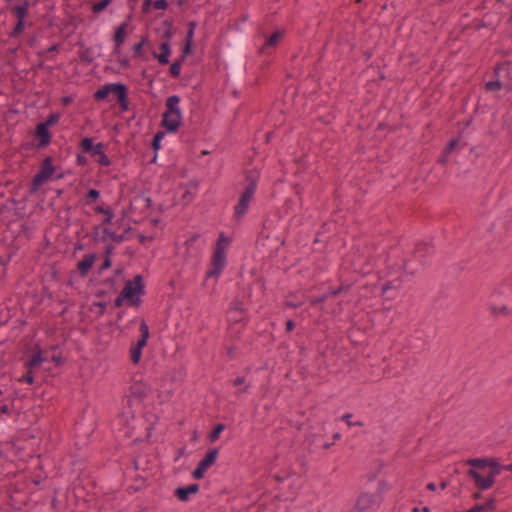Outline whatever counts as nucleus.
I'll list each match as a JSON object with an SVG mask.
<instances>
[{"mask_svg":"<svg viewBox=\"0 0 512 512\" xmlns=\"http://www.w3.org/2000/svg\"><path fill=\"white\" fill-rule=\"evenodd\" d=\"M498 474H493V472H489V474L487 475V477H485V482L483 483V486H484V490L486 489H489L491 488L494 483H495V477L497 476Z\"/></svg>","mask_w":512,"mask_h":512,"instance_id":"38","label":"nucleus"},{"mask_svg":"<svg viewBox=\"0 0 512 512\" xmlns=\"http://www.w3.org/2000/svg\"><path fill=\"white\" fill-rule=\"evenodd\" d=\"M76 163L78 166H85L88 163L87 157L83 154H77Z\"/></svg>","mask_w":512,"mask_h":512,"instance_id":"49","label":"nucleus"},{"mask_svg":"<svg viewBox=\"0 0 512 512\" xmlns=\"http://www.w3.org/2000/svg\"><path fill=\"white\" fill-rule=\"evenodd\" d=\"M120 293L125 297L129 305L139 306L141 303L140 296L145 294L143 277L136 275L133 281L128 280Z\"/></svg>","mask_w":512,"mask_h":512,"instance_id":"5","label":"nucleus"},{"mask_svg":"<svg viewBox=\"0 0 512 512\" xmlns=\"http://www.w3.org/2000/svg\"><path fill=\"white\" fill-rule=\"evenodd\" d=\"M183 62H184L183 60L178 58L175 61H173L172 64L170 65L169 72L173 78H178L180 76L181 66H182Z\"/></svg>","mask_w":512,"mask_h":512,"instance_id":"28","label":"nucleus"},{"mask_svg":"<svg viewBox=\"0 0 512 512\" xmlns=\"http://www.w3.org/2000/svg\"><path fill=\"white\" fill-rule=\"evenodd\" d=\"M77 46L80 48L78 51L79 60L86 65H90L94 61L93 49L86 47L82 41L77 42Z\"/></svg>","mask_w":512,"mask_h":512,"instance_id":"15","label":"nucleus"},{"mask_svg":"<svg viewBox=\"0 0 512 512\" xmlns=\"http://www.w3.org/2000/svg\"><path fill=\"white\" fill-rule=\"evenodd\" d=\"M110 209H111L110 207L105 208L102 205H98V206L94 207V211L99 214H105Z\"/></svg>","mask_w":512,"mask_h":512,"instance_id":"59","label":"nucleus"},{"mask_svg":"<svg viewBox=\"0 0 512 512\" xmlns=\"http://www.w3.org/2000/svg\"><path fill=\"white\" fill-rule=\"evenodd\" d=\"M199 489L200 486L197 483H192L188 486H180L174 490V496L182 502H187L192 495L199 492Z\"/></svg>","mask_w":512,"mask_h":512,"instance_id":"10","label":"nucleus"},{"mask_svg":"<svg viewBox=\"0 0 512 512\" xmlns=\"http://www.w3.org/2000/svg\"><path fill=\"white\" fill-rule=\"evenodd\" d=\"M181 99L178 95H171L165 101V111L162 114L161 127L167 133H176L182 123V112L179 107Z\"/></svg>","mask_w":512,"mask_h":512,"instance_id":"2","label":"nucleus"},{"mask_svg":"<svg viewBox=\"0 0 512 512\" xmlns=\"http://www.w3.org/2000/svg\"><path fill=\"white\" fill-rule=\"evenodd\" d=\"M55 168L52 163L51 157H46L42 163L38 172H40L47 180L53 175Z\"/></svg>","mask_w":512,"mask_h":512,"instance_id":"20","label":"nucleus"},{"mask_svg":"<svg viewBox=\"0 0 512 512\" xmlns=\"http://www.w3.org/2000/svg\"><path fill=\"white\" fill-rule=\"evenodd\" d=\"M246 311L247 309L242 301L237 299L233 300L227 313L229 321L233 323L243 322L246 324L248 322V320L245 319Z\"/></svg>","mask_w":512,"mask_h":512,"instance_id":"7","label":"nucleus"},{"mask_svg":"<svg viewBox=\"0 0 512 512\" xmlns=\"http://www.w3.org/2000/svg\"><path fill=\"white\" fill-rule=\"evenodd\" d=\"M129 230H130V228L126 229L122 234H117V233L111 231L108 227H104V228H102L103 235L99 238V240L101 242H106V239L110 238L112 241L119 244L128 239L126 234L128 233Z\"/></svg>","mask_w":512,"mask_h":512,"instance_id":"13","label":"nucleus"},{"mask_svg":"<svg viewBox=\"0 0 512 512\" xmlns=\"http://www.w3.org/2000/svg\"><path fill=\"white\" fill-rule=\"evenodd\" d=\"M153 7L157 10H165L168 8V2L166 0H155L153 1Z\"/></svg>","mask_w":512,"mask_h":512,"instance_id":"44","label":"nucleus"},{"mask_svg":"<svg viewBox=\"0 0 512 512\" xmlns=\"http://www.w3.org/2000/svg\"><path fill=\"white\" fill-rule=\"evenodd\" d=\"M284 32L277 30L273 34H271L265 44L260 48V52H265L268 48L274 47L277 45V43L280 41V39L283 37Z\"/></svg>","mask_w":512,"mask_h":512,"instance_id":"19","label":"nucleus"},{"mask_svg":"<svg viewBox=\"0 0 512 512\" xmlns=\"http://www.w3.org/2000/svg\"><path fill=\"white\" fill-rule=\"evenodd\" d=\"M373 496L369 494H363L359 496L357 500V507L359 512H363L365 509L369 508L373 504Z\"/></svg>","mask_w":512,"mask_h":512,"instance_id":"24","label":"nucleus"},{"mask_svg":"<svg viewBox=\"0 0 512 512\" xmlns=\"http://www.w3.org/2000/svg\"><path fill=\"white\" fill-rule=\"evenodd\" d=\"M502 85L500 81H490L486 83V89L489 91H497L501 89Z\"/></svg>","mask_w":512,"mask_h":512,"instance_id":"43","label":"nucleus"},{"mask_svg":"<svg viewBox=\"0 0 512 512\" xmlns=\"http://www.w3.org/2000/svg\"><path fill=\"white\" fill-rule=\"evenodd\" d=\"M166 131H157L151 141V148L156 152L161 148V141L165 136Z\"/></svg>","mask_w":512,"mask_h":512,"instance_id":"27","label":"nucleus"},{"mask_svg":"<svg viewBox=\"0 0 512 512\" xmlns=\"http://www.w3.org/2000/svg\"><path fill=\"white\" fill-rule=\"evenodd\" d=\"M113 252H114V246L112 244H107L104 247V252H103L104 259H111Z\"/></svg>","mask_w":512,"mask_h":512,"instance_id":"47","label":"nucleus"},{"mask_svg":"<svg viewBox=\"0 0 512 512\" xmlns=\"http://www.w3.org/2000/svg\"><path fill=\"white\" fill-rule=\"evenodd\" d=\"M97 258L96 253H90L84 255L83 259L77 263V271L82 278L87 276Z\"/></svg>","mask_w":512,"mask_h":512,"instance_id":"11","label":"nucleus"},{"mask_svg":"<svg viewBox=\"0 0 512 512\" xmlns=\"http://www.w3.org/2000/svg\"><path fill=\"white\" fill-rule=\"evenodd\" d=\"M283 306H284V307H288V308H297V307H299V306H300V304H299V303H294V302H292V301H285V302L283 303Z\"/></svg>","mask_w":512,"mask_h":512,"instance_id":"63","label":"nucleus"},{"mask_svg":"<svg viewBox=\"0 0 512 512\" xmlns=\"http://www.w3.org/2000/svg\"><path fill=\"white\" fill-rule=\"evenodd\" d=\"M173 36L172 28L166 29V31L163 33L162 38L165 40L164 42H170V39Z\"/></svg>","mask_w":512,"mask_h":512,"instance_id":"55","label":"nucleus"},{"mask_svg":"<svg viewBox=\"0 0 512 512\" xmlns=\"http://www.w3.org/2000/svg\"><path fill=\"white\" fill-rule=\"evenodd\" d=\"M200 235L195 233L193 235H191L185 242V245L189 248L191 247L198 239H199Z\"/></svg>","mask_w":512,"mask_h":512,"instance_id":"50","label":"nucleus"},{"mask_svg":"<svg viewBox=\"0 0 512 512\" xmlns=\"http://www.w3.org/2000/svg\"><path fill=\"white\" fill-rule=\"evenodd\" d=\"M51 361L54 362L56 364V366H59L62 364L63 358L61 355H53L51 357Z\"/></svg>","mask_w":512,"mask_h":512,"instance_id":"60","label":"nucleus"},{"mask_svg":"<svg viewBox=\"0 0 512 512\" xmlns=\"http://www.w3.org/2000/svg\"><path fill=\"white\" fill-rule=\"evenodd\" d=\"M290 476H291V472L286 471V472H283V473H277V474L274 476V479H275L277 482L282 483V482H284L286 479H288Z\"/></svg>","mask_w":512,"mask_h":512,"instance_id":"46","label":"nucleus"},{"mask_svg":"<svg viewBox=\"0 0 512 512\" xmlns=\"http://www.w3.org/2000/svg\"><path fill=\"white\" fill-rule=\"evenodd\" d=\"M47 361V357L43 355V351L39 345L35 346L34 353L31 357L26 361L25 367L30 370H35L40 367L42 363Z\"/></svg>","mask_w":512,"mask_h":512,"instance_id":"12","label":"nucleus"},{"mask_svg":"<svg viewBox=\"0 0 512 512\" xmlns=\"http://www.w3.org/2000/svg\"><path fill=\"white\" fill-rule=\"evenodd\" d=\"M24 27H25V20H17L14 28L9 33V36L11 38H17L24 31Z\"/></svg>","mask_w":512,"mask_h":512,"instance_id":"34","label":"nucleus"},{"mask_svg":"<svg viewBox=\"0 0 512 512\" xmlns=\"http://www.w3.org/2000/svg\"><path fill=\"white\" fill-rule=\"evenodd\" d=\"M96 306L99 307L100 311H99V315H103L105 310H106V303L105 302H98V303H95Z\"/></svg>","mask_w":512,"mask_h":512,"instance_id":"62","label":"nucleus"},{"mask_svg":"<svg viewBox=\"0 0 512 512\" xmlns=\"http://www.w3.org/2000/svg\"><path fill=\"white\" fill-rule=\"evenodd\" d=\"M127 23H121L114 32L113 41L114 43L124 44L126 36H127Z\"/></svg>","mask_w":512,"mask_h":512,"instance_id":"21","label":"nucleus"},{"mask_svg":"<svg viewBox=\"0 0 512 512\" xmlns=\"http://www.w3.org/2000/svg\"><path fill=\"white\" fill-rule=\"evenodd\" d=\"M22 381L26 382L27 384H33L34 383L33 370L27 369V372L22 377Z\"/></svg>","mask_w":512,"mask_h":512,"instance_id":"45","label":"nucleus"},{"mask_svg":"<svg viewBox=\"0 0 512 512\" xmlns=\"http://www.w3.org/2000/svg\"><path fill=\"white\" fill-rule=\"evenodd\" d=\"M117 60H118V63L120 64V67L123 69H127L130 66L129 60L125 56L122 57V55H121V56L117 57Z\"/></svg>","mask_w":512,"mask_h":512,"instance_id":"48","label":"nucleus"},{"mask_svg":"<svg viewBox=\"0 0 512 512\" xmlns=\"http://www.w3.org/2000/svg\"><path fill=\"white\" fill-rule=\"evenodd\" d=\"M112 0H99V2L94 3L91 7V10L95 14H99L103 12L108 5L111 3Z\"/></svg>","mask_w":512,"mask_h":512,"instance_id":"30","label":"nucleus"},{"mask_svg":"<svg viewBox=\"0 0 512 512\" xmlns=\"http://www.w3.org/2000/svg\"><path fill=\"white\" fill-rule=\"evenodd\" d=\"M20 3L18 5L12 6L10 11L16 16L17 20H25L28 9H29V1L28 0H19Z\"/></svg>","mask_w":512,"mask_h":512,"instance_id":"16","label":"nucleus"},{"mask_svg":"<svg viewBox=\"0 0 512 512\" xmlns=\"http://www.w3.org/2000/svg\"><path fill=\"white\" fill-rule=\"evenodd\" d=\"M100 197V191L97 189H89L85 194V204L90 205L92 202H95Z\"/></svg>","mask_w":512,"mask_h":512,"instance_id":"31","label":"nucleus"},{"mask_svg":"<svg viewBox=\"0 0 512 512\" xmlns=\"http://www.w3.org/2000/svg\"><path fill=\"white\" fill-rule=\"evenodd\" d=\"M344 290V287L343 286H340L338 289H333V290H330L322 295H319V296H316V297H312L310 299V305L312 306H318L320 305L321 303H323L324 301H326L330 296H336L338 295L341 291Z\"/></svg>","mask_w":512,"mask_h":512,"instance_id":"18","label":"nucleus"},{"mask_svg":"<svg viewBox=\"0 0 512 512\" xmlns=\"http://www.w3.org/2000/svg\"><path fill=\"white\" fill-rule=\"evenodd\" d=\"M79 148L84 154H89L91 157L95 158L96 162L103 166L108 167L111 165V160L104 152L105 144L99 142L94 144L93 138L91 137H83L79 142Z\"/></svg>","mask_w":512,"mask_h":512,"instance_id":"4","label":"nucleus"},{"mask_svg":"<svg viewBox=\"0 0 512 512\" xmlns=\"http://www.w3.org/2000/svg\"><path fill=\"white\" fill-rule=\"evenodd\" d=\"M187 26H188V30H187L185 41L193 43L194 32H195V29L197 27V22L196 21H189Z\"/></svg>","mask_w":512,"mask_h":512,"instance_id":"36","label":"nucleus"},{"mask_svg":"<svg viewBox=\"0 0 512 512\" xmlns=\"http://www.w3.org/2000/svg\"><path fill=\"white\" fill-rule=\"evenodd\" d=\"M0 412L2 414H6V415H10L11 414V410L10 408L8 407V405L4 404L0 407Z\"/></svg>","mask_w":512,"mask_h":512,"instance_id":"64","label":"nucleus"},{"mask_svg":"<svg viewBox=\"0 0 512 512\" xmlns=\"http://www.w3.org/2000/svg\"><path fill=\"white\" fill-rule=\"evenodd\" d=\"M116 100L119 104L121 112H125L129 110V98H128V87L126 84H123L119 93L116 95Z\"/></svg>","mask_w":512,"mask_h":512,"instance_id":"17","label":"nucleus"},{"mask_svg":"<svg viewBox=\"0 0 512 512\" xmlns=\"http://www.w3.org/2000/svg\"><path fill=\"white\" fill-rule=\"evenodd\" d=\"M457 144H458V140H457V139H453V140H451V141L448 143V145H447V148H446L445 152H446L447 154H448V153H450V152H452V151L455 149V147L457 146Z\"/></svg>","mask_w":512,"mask_h":512,"instance_id":"53","label":"nucleus"},{"mask_svg":"<svg viewBox=\"0 0 512 512\" xmlns=\"http://www.w3.org/2000/svg\"><path fill=\"white\" fill-rule=\"evenodd\" d=\"M219 455L218 448L209 449L204 457L199 461L197 467L192 472V477L195 480H200L204 478L206 471L215 464L217 457Z\"/></svg>","mask_w":512,"mask_h":512,"instance_id":"6","label":"nucleus"},{"mask_svg":"<svg viewBox=\"0 0 512 512\" xmlns=\"http://www.w3.org/2000/svg\"><path fill=\"white\" fill-rule=\"evenodd\" d=\"M259 173L257 170L245 171V188L238 203L234 206V218L241 220L248 211L249 203L253 200L257 189Z\"/></svg>","mask_w":512,"mask_h":512,"instance_id":"1","label":"nucleus"},{"mask_svg":"<svg viewBox=\"0 0 512 512\" xmlns=\"http://www.w3.org/2000/svg\"><path fill=\"white\" fill-rule=\"evenodd\" d=\"M112 266V260L111 259H104L102 264L97 270V274L101 275L104 270L109 269Z\"/></svg>","mask_w":512,"mask_h":512,"instance_id":"42","label":"nucleus"},{"mask_svg":"<svg viewBox=\"0 0 512 512\" xmlns=\"http://www.w3.org/2000/svg\"><path fill=\"white\" fill-rule=\"evenodd\" d=\"M192 45L193 43L185 41L184 46L182 48V54L179 57V59L185 61L186 57L192 53Z\"/></svg>","mask_w":512,"mask_h":512,"instance_id":"39","label":"nucleus"},{"mask_svg":"<svg viewBox=\"0 0 512 512\" xmlns=\"http://www.w3.org/2000/svg\"><path fill=\"white\" fill-rule=\"evenodd\" d=\"M490 314L494 317L503 316L507 317L510 314V310L506 305L494 304L489 307Z\"/></svg>","mask_w":512,"mask_h":512,"instance_id":"23","label":"nucleus"},{"mask_svg":"<svg viewBox=\"0 0 512 512\" xmlns=\"http://www.w3.org/2000/svg\"><path fill=\"white\" fill-rule=\"evenodd\" d=\"M139 331H140L141 338H145V340L149 339V336H150L149 327L144 319H142L140 322Z\"/></svg>","mask_w":512,"mask_h":512,"instance_id":"37","label":"nucleus"},{"mask_svg":"<svg viewBox=\"0 0 512 512\" xmlns=\"http://www.w3.org/2000/svg\"><path fill=\"white\" fill-rule=\"evenodd\" d=\"M245 382H246V378L244 376H238L232 381V384H233V386H241V385L245 384Z\"/></svg>","mask_w":512,"mask_h":512,"instance_id":"54","label":"nucleus"},{"mask_svg":"<svg viewBox=\"0 0 512 512\" xmlns=\"http://www.w3.org/2000/svg\"><path fill=\"white\" fill-rule=\"evenodd\" d=\"M159 49L160 53L157 54L156 52H153V57L156 58L161 65L169 64V56L171 55L170 42H162L159 46Z\"/></svg>","mask_w":512,"mask_h":512,"instance_id":"14","label":"nucleus"},{"mask_svg":"<svg viewBox=\"0 0 512 512\" xmlns=\"http://www.w3.org/2000/svg\"><path fill=\"white\" fill-rule=\"evenodd\" d=\"M123 84L124 83L121 82L109 83L100 87L93 94L94 100L97 102L103 101L107 99L110 93H113L116 96L119 93V90L121 89Z\"/></svg>","mask_w":512,"mask_h":512,"instance_id":"9","label":"nucleus"},{"mask_svg":"<svg viewBox=\"0 0 512 512\" xmlns=\"http://www.w3.org/2000/svg\"><path fill=\"white\" fill-rule=\"evenodd\" d=\"M230 242V239L224 235V233H220L219 238L216 242V246L211 258V264L209 270L206 272V277H218L223 269L226 267L227 258H226V245Z\"/></svg>","mask_w":512,"mask_h":512,"instance_id":"3","label":"nucleus"},{"mask_svg":"<svg viewBox=\"0 0 512 512\" xmlns=\"http://www.w3.org/2000/svg\"><path fill=\"white\" fill-rule=\"evenodd\" d=\"M226 429V425L224 423L216 424L213 429L208 434V440L211 443L217 441L221 435V433Z\"/></svg>","mask_w":512,"mask_h":512,"instance_id":"25","label":"nucleus"},{"mask_svg":"<svg viewBox=\"0 0 512 512\" xmlns=\"http://www.w3.org/2000/svg\"><path fill=\"white\" fill-rule=\"evenodd\" d=\"M124 300H126L125 297H123L122 294L120 293L114 300V306L121 307L123 305Z\"/></svg>","mask_w":512,"mask_h":512,"instance_id":"57","label":"nucleus"},{"mask_svg":"<svg viewBox=\"0 0 512 512\" xmlns=\"http://www.w3.org/2000/svg\"><path fill=\"white\" fill-rule=\"evenodd\" d=\"M60 116V113H50L49 116L40 123L46 126L47 128H50L51 126H54L58 123Z\"/></svg>","mask_w":512,"mask_h":512,"instance_id":"33","label":"nucleus"},{"mask_svg":"<svg viewBox=\"0 0 512 512\" xmlns=\"http://www.w3.org/2000/svg\"><path fill=\"white\" fill-rule=\"evenodd\" d=\"M342 419L345 420L346 424L350 427L352 426V414L350 413H347L345 415L342 416Z\"/></svg>","mask_w":512,"mask_h":512,"instance_id":"61","label":"nucleus"},{"mask_svg":"<svg viewBox=\"0 0 512 512\" xmlns=\"http://www.w3.org/2000/svg\"><path fill=\"white\" fill-rule=\"evenodd\" d=\"M34 138L38 140L37 149L46 148L51 143L52 134L46 126L38 123L34 131Z\"/></svg>","mask_w":512,"mask_h":512,"instance_id":"8","label":"nucleus"},{"mask_svg":"<svg viewBox=\"0 0 512 512\" xmlns=\"http://www.w3.org/2000/svg\"><path fill=\"white\" fill-rule=\"evenodd\" d=\"M142 350L134 345L130 348V360L133 364H138L141 361Z\"/></svg>","mask_w":512,"mask_h":512,"instance_id":"32","label":"nucleus"},{"mask_svg":"<svg viewBox=\"0 0 512 512\" xmlns=\"http://www.w3.org/2000/svg\"><path fill=\"white\" fill-rule=\"evenodd\" d=\"M147 341L148 340H145V338H141L139 337V339L137 340V342L135 344H133L135 347H138L139 349L143 350V348L147 345Z\"/></svg>","mask_w":512,"mask_h":512,"instance_id":"56","label":"nucleus"},{"mask_svg":"<svg viewBox=\"0 0 512 512\" xmlns=\"http://www.w3.org/2000/svg\"><path fill=\"white\" fill-rule=\"evenodd\" d=\"M151 6H153V1L152 0H144L143 3H142V12L143 13H148L151 9Z\"/></svg>","mask_w":512,"mask_h":512,"instance_id":"51","label":"nucleus"},{"mask_svg":"<svg viewBox=\"0 0 512 512\" xmlns=\"http://www.w3.org/2000/svg\"><path fill=\"white\" fill-rule=\"evenodd\" d=\"M47 181V178H45L40 172H37L31 181L29 192L30 194L36 193L40 186H42Z\"/></svg>","mask_w":512,"mask_h":512,"instance_id":"22","label":"nucleus"},{"mask_svg":"<svg viewBox=\"0 0 512 512\" xmlns=\"http://www.w3.org/2000/svg\"><path fill=\"white\" fill-rule=\"evenodd\" d=\"M145 44V39H142L141 41L137 42L133 46V51L136 56L141 57L143 52V46Z\"/></svg>","mask_w":512,"mask_h":512,"instance_id":"40","label":"nucleus"},{"mask_svg":"<svg viewBox=\"0 0 512 512\" xmlns=\"http://www.w3.org/2000/svg\"><path fill=\"white\" fill-rule=\"evenodd\" d=\"M489 458H473L467 460V464L476 468H485Z\"/></svg>","mask_w":512,"mask_h":512,"instance_id":"35","label":"nucleus"},{"mask_svg":"<svg viewBox=\"0 0 512 512\" xmlns=\"http://www.w3.org/2000/svg\"><path fill=\"white\" fill-rule=\"evenodd\" d=\"M104 215H105V218L101 223V226H103V228L112 222V220L114 218V212L112 209H110Z\"/></svg>","mask_w":512,"mask_h":512,"instance_id":"41","label":"nucleus"},{"mask_svg":"<svg viewBox=\"0 0 512 512\" xmlns=\"http://www.w3.org/2000/svg\"><path fill=\"white\" fill-rule=\"evenodd\" d=\"M122 45L123 44L114 43L112 55H115L117 57L121 56L122 55Z\"/></svg>","mask_w":512,"mask_h":512,"instance_id":"52","label":"nucleus"},{"mask_svg":"<svg viewBox=\"0 0 512 512\" xmlns=\"http://www.w3.org/2000/svg\"><path fill=\"white\" fill-rule=\"evenodd\" d=\"M295 328V322L292 319H288L285 323V329L287 332H291Z\"/></svg>","mask_w":512,"mask_h":512,"instance_id":"58","label":"nucleus"},{"mask_svg":"<svg viewBox=\"0 0 512 512\" xmlns=\"http://www.w3.org/2000/svg\"><path fill=\"white\" fill-rule=\"evenodd\" d=\"M493 472V474H500L502 470H505V466L501 465L496 459L489 458L487 466Z\"/></svg>","mask_w":512,"mask_h":512,"instance_id":"29","label":"nucleus"},{"mask_svg":"<svg viewBox=\"0 0 512 512\" xmlns=\"http://www.w3.org/2000/svg\"><path fill=\"white\" fill-rule=\"evenodd\" d=\"M467 474H468L469 477H471L475 481L477 487L480 490H484L483 483L485 482V480H484L485 477H483L479 472H477L474 469H469L467 471Z\"/></svg>","mask_w":512,"mask_h":512,"instance_id":"26","label":"nucleus"}]
</instances>
